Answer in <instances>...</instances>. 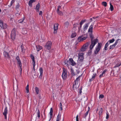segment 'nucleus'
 Returning a JSON list of instances; mask_svg holds the SVG:
<instances>
[{
	"label": "nucleus",
	"instance_id": "f257e3e1",
	"mask_svg": "<svg viewBox=\"0 0 121 121\" xmlns=\"http://www.w3.org/2000/svg\"><path fill=\"white\" fill-rule=\"evenodd\" d=\"M102 43H99L98 45L96 47L95 50L94 51V53L95 54H97L99 51L101 47Z\"/></svg>",
	"mask_w": 121,
	"mask_h": 121
},
{
	"label": "nucleus",
	"instance_id": "f03ea898",
	"mask_svg": "<svg viewBox=\"0 0 121 121\" xmlns=\"http://www.w3.org/2000/svg\"><path fill=\"white\" fill-rule=\"evenodd\" d=\"M81 76H79L77 77L76 79L74 81V83L73 84V89L74 90L75 88L77 89L79 87V86H77L78 83V81L80 79V77Z\"/></svg>",
	"mask_w": 121,
	"mask_h": 121
},
{
	"label": "nucleus",
	"instance_id": "7ed1b4c3",
	"mask_svg": "<svg viewBox=\"0 0 121 121\" xmlns=\"http://www.w3.org/2000/svg\"><path fill=\"white\" fill-rule=\"evenodd\" d=\"M91 44L90 46V49L92 50L95 45L98 42V39H95L94 40H91Z\"/></svg>",
	"mask_w": 121,
	"mask_h": 121
},
{
	"label": "nucleus",
	"instance_id": "20e7f679",
	"mask_svg": "<svg viewBox=\"0 0 121 121\" xmlns=\"http://www.w3.org/2000/svg\"><path fill=\"white\" fill-rule=\"evenodd\" d=\"M67 74L66 69L64 68H63V71L62 74V76L63 80L66 79L67 77Z\"/></svg>",
	"mask_w": 121,
	"mask_h": 121
},
{
	"label": "nucleus",
	"instance_id": "39448f33",
	"mask_svg": "<svg viewBox=\"0 0 121 121\" xmlns=\"http://www.w3.org/2000/svg\"><path fill=\"white\" fill-rule=\"evenodd\" d=\"M16 32L15 29H13L11 31V39L13 40H14L16 38Z\"/></svg>",
	"mask_w": 121,
	"mask_h": 121
},
{
	"label": "nucleus",
	"instance_id": "423d86ee",
	"mask_svg": "<svg viewBox=\"0 0 121 121\" xmlns=\"http://www.w3.org/2000/svg\"><path fill=\"white\" fill-rule=\"evenodd\" d=\"M84 36H85L84 37L83 35H82L78 38L77 39L79 42L83 41L86 39L87 37V35H85Z\"/></svg>",
	"mask_w": 121,
	"mask_h": 121
},
{
	"label": "nucleus",
	"instance_id": "0eeeda50",
	"mask_svg": "<svg viewBox=\"0 0 121 121\" xmlns=\"http://www.w3.org/2000/svg\"><path fill=\"white\" fill-rule=\"evenodd\" d=\"M52 44V42L51 41H48L47 43L45 45L44 47L46 49L49 50L51 48Z\"/></svg>",
	"mask_w": 121,
	"mask_h": 121
},
{
	"label": "nucleus",
	"instance_id": "6e6552de",
	"mask_svg": "<svg viewBox=\"0 0 121 121\" xmlns=\"http://www.w3.org/2000/svg\"><path fill=\"white\" fill-rule=\"evenodd\" d=\"M0 26L2 28L6 29L7 27V25L6 24L3 23L2 21L0 19Z\"/></svg>",
	"mask_w": 121,
	"mask_h": 121
},
{
	"label": "nucleus",
	"instance_id": "1a4fd4ad",
	"mask_svg": "<svg viewBox=\"0 0 121 121\" xmlns=\"http://www.w3.org/2000/svg\"><path fill=\"white\" fill-rule=\"evenodd\" d=\"M84 53L83 52L80 53L78 54V59L79 60L81 61H82L84 59Z\"/></svg>",
	"mask_w": 121,
	"mask_h": 121
},
{
	"label": "nucleus",
	"instance_id": "9d476101",
	"mask_svg": "<svg viewBox=\"0 0 121 121\" xmlns=\"http://www.w3.org/2000/svg\"><path fill=\"white\" fill-rule=\"evenodd\" d=\"M16 59L17 61L18 64L19 65V66L20 68L21 71H22V64L19 56H17L16 57Z\"/></svg>",
	"mask_w": 121,
	"mask_h": 121
},
{
	"label": "nucleus",
	"instance_id": "9b49d317",
	"mask_svg": "<svg viewBox=\"0 0 121 121\" xmlns=\"http://www.w3.org/2000/svg\"><path fill=\"white\" fill-rule=\"evenodd\" d=\"M58 23H56L54 24L53 31V33L54 34H56L57 32V30L58 29Z\"/></svg>",
	"mask_w": 121,
	"mask_h": 121
},
{
	"label": "nucleus",
	"instance_id": "f8f14e48",
	"mask_svg": "<svg viewBox=\"0 0 121 121\" xmlns=\"http://www.w3.org/2000/svg\"><path fill=\"white\" fill-rule=\"evenodd\" d=\"M8 113V111L7 107L6 106L4 109V112L3 114L4 117V118L5 119H7V115Z\"/></svg>",
	"mask_w": 121,
	"mask_h": 121
},
{
	"label": "nucleus",
	"instance_id": "ddd939ff",
	"mask_svg": "<svg viewBox=\"0 0 121 121\" xmlns=\"http://www.w3.org/2000/svg\"><path fill=\"white\" fill-rule=\"evenodd\" d=\"M39 71L40 73V75L39 76V78L41 79L42 77V76L43 75V69L42 67H40L39 69Z\"/></svg>",
	"mask_w": 121,
	"mask_h": 121
},
{
	"label": "nucleus",
	"instance_id": "4468645a",
	"mask_svg": "<svg viewBox=\"0 0 121 121\" xmlns=\"http://www.w3.org/2000/svg\"><path fill=\"white\" fill-rule=\"evenodd\" d=\"M69 61L70 63V64L72 66H74L76 64V63L74 61L72 58H70L69 60Z\"/></svg>",
	"mask_w": 121,
	"mask_h": 121
},
{
	"label": "nucleus",
	"instance_id": "2eb2a0df",
	"mask_svg": "<svg viewBox=\"0 0 121 121\" xmlns=\"http://www.w3.org/2000/svg\"><path fill=\"white\" fill-rule=\"evenodd\" d=\"M53 110L52 108H50V111L49 113V114L50 115V119L48 121H50L52 118L53 116Z\"/></svg>",
	"mask_w": 121,
	"mask_h": 121
},
{
	"label": "nucleus",
	"instance_id": "dca6fc26",
	"mask_svg": "<svg viewBox=\"0 0 121 121\" xmlns=\"http://www.w3.org/2000/svg\"><path fill=\"white\" fill-rule=\"evenodd\" d=\"M4 55V57L7 58H10L9 55L8 53L6 51H4L3 52Z\"/></svg>",
	"mask_w": 121,
	"mask_h": 121
},
{
	"label": "nucleus",
	"instance_id": "f3484780",
	"mask_svg": "<svg viewBox=\"0 0 121 121\" xmlns=\"http://www.w3.org/2000/svg\"><path fill=\"white\" fill-rule=\"evenodd\" d=\"M107 71L106 69H104L102 73L100 74L99 76V78H100L104 76L105 75V73Z\"/></svg>",
	"mask_w": 121,
	"mask_h": 121
},
{
	"label": "nucleus",
	"instance_id": "a211bd4d",
	"mask_svg": "<svg viewBox=\"0 0 121 121\" xmlns=\"http://www.w3.org/2000/svg\"><path fill=\"white\" fill-rule=\"evenodd\" d=\"M96 76V73H95L93 74L92 76V78L90 79L89 81L90 82H91L92 81L94 80L95 78V77Z\"/></svg>",
	"mask_w": 121,
	"mask_h": 121
},
{
	"label": "nucleus",
	"instance_id": "6ab92c4d",
	"mask_svg": "<svg viewBox=\"0 0 121 121\" xmlns=\"http://www.w3.org/2000/svg\"><path fill=\"white\" fill-rule=\"evenodd\" d=\"M89 24L88 23H87L84 25L83 28V30L84 31L86 30Z\"/></svg>",
	"mask_w": 121,
	"mask_h": 121
},
{
	"label": "nucleus",
	"instance_id": "aec40b11",
	"mask_svg": "<svg viewBox=\"0 0 121 121\" xmlns=\"http://www.w3.org/2000/svg\"><path fill=\"white\" fill-rule=\"evenodd\" d=\"M93 26L91 25L89 27V28L88 30V32L89 33H92V30L93 29Z\"/></svg>",
	"mask_w": 121,
	"mask_h": 121
},
{
	"label": "nucleus",
	"instance_id": "412c9836",
	"mask_svg": "<svg viewBox=\"0 0 121 121\" xmlns=\"http://www.w3.org/2000/svg\"><path fill=\"white\" fill-rule=\"evenodd\" d=\"M22 44L21 46V53H22V54H24L25 53V49H24V47L23 46Z\"/></svg>",
	"mask_w": 121,
	"mask_h": 121
},
{
	"label": "nucleus",
	"instance_id": "4be33fe9",
	"mask_svg": "<svg viewBox=\"0 0 121 121\" xmlns=\"http://www.w3.org/2000/svg\"><path fill=\"white\" fill-rule=\"evenodd\" d=\"M36 50L39 51L42 48V47L39 45H37L36 46Z\"/></svg>",
	"mask_w": 121,
	"mask_h": 121
},
{
	"label": "nucleus",
	"instance_id": "5701e85b",
	"mask_svg": "<svg viewBox=\"0 0 121 121\" xmlns=\"http://www.w3.org/2000/svg\"><path fill=\"white\" fill-rule=\"evenodd\" d=\"M61 115H60V113H59L57 116L56 121H59L60 119Z\"/></svg>",
	"mask_w": 121,
	"mask_h": 121
},
{
	"label": "nucleus",
	"instance_id": "b1692460",
	"mask_svg": "<svg viewBox=\"0 0 121 121\" xmlns=\"http://www.w3.org/2000/svg\"><path fill=\"white\" fill-rule=\"evenodd\" d=\"M35 1V0H30L29 2V5L31 7L32 5V4Z\"/></svg>",
	"mask_w": 121,
	"mask_h": 121
},
{
	"label": "nucleus",
	"instance_id": "393cba45",
	"mask_svg": "<svg viewBox=\"0 0 121 121\" xmlns=\"http://www.w3.org/2000/svg\"><path fill=\"white\" fill-rule=\"evenodd\" d=\"M89 112V110H88L87 111L86 113H85L83 115V117L86 120V117L87 116L88 114V113Z\"/></svg>",
	"mask_w": 121,
	"mask_h": 121
},
{
	"label": "nucleus",
	"instance_id": "a878e982",
	"mask_svg": "<svg viewBox=\"0 0 121 121\" xmlns=\"http://www.w3.org/2000/svg\"><path fill=\"white\" fill-rule=\"evenodd\" d=\"M40 7V4L39 3L36 5L35 9L37 10V11L39 12V8Z\"/></svg>",
	"mask_w": 121,
	"mask_h": 121
},
{
	"label": "nucleus",
	"instance_id": "bb28decb",
	"mask_svg": "<svg viewBox=\"0 0 121 121\" xmlns=\"http://www.w3.org/2000/svg\"><path fill=\"white\" fill-rule=\"evenodd\" d=\"M37 110V117L38 118H39L40 117V112L39 109H36V111Z\"/></svg>",
	"mask_w": 121,
	"mask_h": 121
},
{
	"label": "nucleus",
	"instance_id": "cd10ccee",
	"mask_svg": "<svg viewBox=\"0 0 121 121\" xmlns=\"http://www.w3.org/2000/svg\"><path fill=\"white\" fill-rule=\"evenodd\" d=\"M57 12L58 14L62 16L63 15V13L61 11H60L58 9H57Z\"/></svg>",
	"mask_w": 121,
	"mask_h": 121
},
{
	"label": "nucleus",
	"instance_id": "c85d7f7f",
	"mask_svg": "<svg viewBox=\"0 0 121 121\" xmlns=\"http://www.w3.org/2000/svg\"><path fill=\"white\" fill-rule=\"evenodd\" d=\"M30 57L31 59L32 60V62L35 61V57L32 54H30Z\"/></svg>",
	"mask_w": 121,
	"mask_h": 121
},
{
	"label": "nucleus",
	"instance_id": "c756f323",
	"mask_svg": "<svg viewBox=\"0 0 121 121\" xmlns=\"http://www.w3.org/2000/svg\"><path fill=\"white\" fill-rule=\"evenodd\" d=\"M103 111V110L102 108H101L99 109V115L100 116L101 115Z\"/></svg>",
	"mask_w": 121,
	"mask_h": 121
},
{
	"label": "nucleus",
	"instance_id": "7c9ffc66",
	"mask_svg": "<svg viewBox=\"0 0 121 121\" xmlns=\"http://www.w3.org/2000/svg\"><path fill=\"white\" fill-rule=\"evenodd\" d=\"M110 44V43H109L108 42H107L105 44V47H104V49L105 50H107L108 49V48H107V47Z\"/></svg>",
	"mask_w": 121,
	"mask_h": 121
},
{
	"label": "nucleus",
	"instance_id": "2f4dec72",
	"mask_svg": "<svg viewBox=\"0 0 121 121\" xmlns=\"http://www.w3.org/2000/svg\"><path fill=\"white\" fill-rule=\"evenodd\" d=\"M35 92H36V94H38L39 92V88L37 87H36L35 88Z\"/></svg>",
	"mask_w": 121,
	"mask_h": 121
},
{
	"label": "nucleus",
	"instance_id": "473e14b6",
	"mask_svg": "<svg viewBox=\"0 0 121 121\" xmlns=\"http://www.w3.org/2000/svg\"><path fill=\"white\" fill-rule=\"evenodd\" d=\"M89 35L91 40H93L94 38V36L92 35V33H89Z\"/></svg>",
	"mask_w": 121,
	"mask_h": 121
},
{
	"label": "nucleus",
	"instance_id": "72a5a7b5",
	"mask_svg": "<svg viewBox=\"0 0 121 121\" xmlns=\"http://www.w3.org/2000/svg\"><path fill=\"white\" fill-rule=\"evenodd\" d=\"M86 47H84V46H83L82 47L81 49V50L82 52H84L86 50Z\"/></svg>",
	"mask_w": 121,
	"mask_h": 121
},
{
	"label": "nucleus",
	"instance_id": "f704fd0d",
	"mask_svg": "<svg viewBox=\"0 0 121 121\" xmlns=\"http://www.w3.org/2000/svg\"><path fill=\"white\" fill-rule=\"evenodd\" d=\"M110 9L111 11H112L114 9V8L113 6L111 4V3H110Z\"/></svg>",
	"mask_w": 121,
	"mask_h": 121
},
{
	"label": "nucleus",
	"instance_id": "c9c22d12",
	"mask_svg": "<svg viewBox=\"0 0 121 121\" xmlns=\"http://www.w3.org/2000/svg\"><path fill=\"white\" fill-rule=\"evenodd\" d=\"M64 24L65 26L66 27H68L69 25V22L68 21L66 22Z\"/></svg>",
	"mask_w": 121,
	"mask_h": 121
},
{
	"label": "nucleus",
	"instance_id": "e433bc0d",
	"mask_svg": "<svg viewBox=\"0 0 121 121\" xmlns=\"http://www.w3.org/2000/svg\"><path fill=\"white\" fill-rule=\"evenodd\" d=\"M121 65V63H119L117 64H116L115 66L114 67L116 68L118 67Z\"/></svg>",
	"mask_w": 121,
	"mask_h": 121
},
{
	"label": "nucleus",
	"instance_id": "4c0bfd02",
	"mask_svg": "<svg viewBox=\"0 0 121 121\" xmlns=\"http://www.w3.org/2000/svg\"><path fill=\"white\" fill-rule=\"evenodd\" d=\"M102 4L105 7H106L107 6V3L106 2H103L102 3Z\"/></svg>",
	"mask_w": 121,
	"mask_h": 121
},
{
	"label": "nucleus",
	"instance_id": "58836bf2",
	"mask_svg": "<svg viewBox=\"0 0 121 121\" xmlns=\"http://www.w3.org/2000/svg\"><path fill=\"white\" fill-rule=\"evenodd\" d=\"M26 92L27 93H28L29 92L28 84L26 86Z\"/></svg>",
	"mask_w": 121,
	"mask_h": 121
},
{
	"label": "nucleus",
	"instance_id": "ea45409f",
	"mask_svg": "<svg viewBox=\"0 0 121 121\" xmlns=\"http://www.w3.org/2000/svg\"><path fill=\"white\" fill-rule=\"evenodd\" d=\"M32 64H33V70H34V71H35V62H32Z\"/></svg>",
	"mask_w": 121,
	"mask_h": 121
},
{
	"label": "nucleus",
	"instance_id": "a19ab883",
	"mask_svg": "<svg viewBox=\"0 0 121 121\" xmlns=\"http://www.w3.org/2000/svg\"><path fill=\"white\" fill-rule=\"evenodd\" d=\"M86 21V19H82V20L79 23V24H82L84 22Z\"/></svg>",
	"mask_w": 121,
	"mask_h": 121
},
{
	"label": "nucleus",
	"instance_id": "79ce46f5",
	"mask_svg": "<svg viewBox=\"0 0 121 121\" xmlns=\"http://www.w3.org/2000/svg\"><path fill=\"white\" fill-rule=\"evenodd\" d=\"M71 73L72 75L73 76H74L75 75V74L73 69H71Z\"/></svg>",
	"mask_w": 121,
	"mask_h": 121
},
{
	"label": "nucleus",
	"instance_id": "37998d69",
	"mask_svg": "<svg viewBox=\"0 0 121 121\" xmlns=\"http://www.w3.org/2000/svg\"><path fill=\"white\" fill-rule=\"evenodd\" d=\"M76 35V33H73L71 35V37L72 38H73L75 37Z\"/></svg>",
	"mask_w": 121,
	"mask_h": 121
},
{
	"label": "nucleus",
	"instance_id": "c03bdc74",
	"mask_svg": "<svg viewBox=\"0 0 121 121\" xmlns=\"http://www.w3.org/2000/svg\"><path fill=\"white\" fill-rule=\"evenodd\" d=\"M89 44V43L87 42L84 44L83 46H84V47H86V48L88 46V45Z\"/></svg>",
	"mask_w": 121,
	"mask_h": 121
},
{
	"label": "nucleus",
	"instance_id": "a18cd8bd",
	"mask_svg": "<svg viewBox=\"0 0 121 121\" xmlns=\"http://www.w3.org/2000/svg\"><path fill=\"white\" fill-rule=\"evenodd\" d=\"M15 0H12L11 1L10 4L9 5V6H12L13 4L15 2Z\"/></svg>",
	"mask_w": 121,
	"mask_h": 121
},
{
	"label": "nucleus",
	"instance_id": "49530a36",
	"mask_svg": "<svg viewBox=\"0 0 121 121\" xmlns=\"http://www.w3.org/2000/svg\"><path fill=\"white\" fill-rule=\"evenodd\" d=\"M22 33L24 34H26L27 33V31L26 30H23L22 31Z\"/></svg>",
	"mask_w": 121,
	"mask_h": 121
},
{
	"label": "nucleus",
	"instance_id": "de8ad7c7",
	"mask_svg": "<svg viewBox=\"0 0 121 121\" xmlns=\"http://www.w3.org/2000/svg\"><path fill=\"white\" fill-rule=\"evenodd\" d=\"M106 118L107 119H108L109 118V113L108 111H107L106 112Z\"/></svg>",
	"mask_w": 121,
	"mask_h": 121
},
{
	"label": "nucleus",
	"instance_id": "09e8293b",
	"mask_svg": "<svg viewBox=\"0 0 121 121\" xmlns=\"http://www.w3.org/2000/svg\"><path fill=\"white\" fill-rule=\"evenodd\" d=\"M115 40L114 39H112L110 40L109 41V43H113L114 42Z\"/></svg>",
	"mask_w": 121,
	"mask_h": 121
},
{
	"label": "nucleus",
	"instance_id": "8fccbe9b",
	"mask_svg": "<svg viewBox=\"0 0 121 121\" xmlns=\"http://www.w3.org/2000/svg\"><path fill=\"white\" fill-rule=\"evenodd\" d=\"M115 46L114 44H113L112 45H111L109 47V49H112L114 48L115 47Z\"/></svg>",
	"mask_w": 121,
	"mask_h": 121
},
{
	"label": "nucleus",
	"instance_id": "3c124183",
	"mask_svg": "<svg viewBox=\"0 0 121 121\" xmlns=\"http://www.w3.org/2000/svg\"><path fill=\"white\" fill-rule=\"evenodd\" d=\"M24 20V19H22L19 20L18 21V22L19 23H22Z\"/></svg>",
	"mask_w": 121,
	"mask_h": 121
},
{
	"label": "nucleus",
	"instance_id": "603ef678",
	"mask_svg": "<svg viewBox=\"0 0 121 121\" xmlns=\"http://www.w3.org/2000/svg\"><path fill=\"white\" fill-rule=\"evenodd\" d=\"M60 108L61 110H62V105L61 103L60 102Z\"/></svg>",
	"mask_w": 121,
	"mask_h": 121
},
{
	"label": "nucleus",
	"instance_id": "864d4df0",
	"mask_svg": "<svg viewBox=\"0 0 121 121\" xmlns=\"http://www.w3.org/2000/svg\"><path fill=\"white\" fill-rule=\"evenodd\" d=\"M120 40V39H118L116 41L115 43L114 44L115 46L117 44L118 41Z\"/></svg>",
	"mask_w": 121,
	"mask_h": 121
},
{
	"label": "nucleus",
	"instance_id": "5fc2aeb1",
	"mask_svg": "<svg viewBox=\"0 0 121 121\" xmlns=\"http://www.w3.org/2000/svg\"><path fill=\"white\" fill-rule=\"evenodd\" d=\"M104 97V96L103 95L101 94L99 95V98L102 99Z\"/></svg>",
	"mask_w": 121,
	"mask_h": 121
},
{
	"label": "nucleus",
	"instance_id": "6e6d98bb",
	"mask_svg": "<svg viewBox=\"0 0 121 121\" xmlns=\"http://www.w3.org/2000/svg\"><path fill=\"white\" fill-rule=\"evenodd\" d=\"M76 121H79L78 115H77L76 117Z\"/></svg>",
	"mask_w": 121,
	"mask_h": 121
},
{
	"label": "nucleus",
	"instance_id": "4d7b16f0",
	"mask_svg": "<svg viewBox=\"0 0 121 121\" xmlns=\"http://www.w3.org/2000/svg\"><path fill=\"white\" fill-rule=\"evenodd\" d=\"M19 4H17V5L16 6V9H18L19 7Z\"/></svg>",
	"mask_w": 121,
	"mask_h": 121
},
{
	"label": "nucleus",
	"instance_id": "13d9d810",
	"mask_svg": "<svg viewBox=\"0 0 121 121\" xmlns=\"http://www.w3.org/2000/svg\"><path fill=\"white\" fill-rule=\"evenodd\" d=\"M91 51H89L88 52V54L89 55H90L91 54Z\"/></svg>",
	"mask_w": 121,
	"mask_h": 121
},
{
	"label": "nucleus",
	"instance_id": "bf43d9fd",
	"mask_svg": "<svg viewBox=\"0 0 121 121\" xmlns=\"http://www.w3.org/2000/svg\"><path fill=\"white\" fill-rule=\"evenodd\" d=\"M42 12L41 11H40L39 13V15H42Z\"/></svg>",
	"mask_w": 121,
	"mask_h": 121
},
{
	"label": "nucleus",
	"instance_id": "052dcab7",
	"mask_svg": "<svg viewBox=\"0 0 121 121\" xmlns=\"http://www.w3.org/2000/svg\"><path fill=\"white\" fill-rule=\"evenodd\" d=\"M61 6H60L59 5L57 9H58L59 10V9L60 8H61Z\"/></svg>",
	"mask_w": 121,
	"mask_h": 121
},
{
	"label": "nucleus",
	"instance_id": "680f3d73",
	"mask_svg": "<svg viewBox=\"0 0 121 121\" xmlns=\"http://www.w3.org/2000/svg\"><path fill=\"white\" fill-rule=\"evenodd\" d=\"M79 92L80 94H81V92H82L81 89H79Z\"/></svg>",
	"mask_w": 121,
	"mask_h": 121
},
{
	"label": "nucleus",
	"instance_id": "e2e57ef3",
	"mask_svg": "<svg viewBox=\"0 0 121 121\" xmlns=\"http://www.w3.org/2000/svg\"><path fill=\"white\" fill-rule=\"evenodd\" d=\"M80 24V29H81L82 28V24H81H81Z\"/></svg>",
	"mask_w": 121,
	"mask_h": 121
},
{
	"label": "nucleus",
	"instance_id": "0e129e2a",
	"mask_svg": "<svg viewBox=\"0 0 121 121\" xmlns=\"http://www.w3.org/2000/svg\"><path fill=\"white\" fill-rule=\"evenodd\" d=\"M78 29V31H79L80 30H81V29H80V27H79Z\"/></svg>",
	"mask_w": 121,
	"mask_h": 121
},
{
	"label": "nucleus",
	"instance_id": "69168bd1",
	"mask_svg": "<svg viewBox=\"0 0 121 121\" xmlns=\"http://www.w3.org/2000/svg\"><path fill=\"white\" fill-rule=\"evenodd\" d=\"M98 17H93V18H94V19H95L96 18H98Z\"/></svg>",
	"mask_w": 121,
	"mask_h": 121
},
{
	"label": "nucleus",
	"instance_id": "338daca9",
	"mask_svg": "<svg viewBox=\"0 0 121 121\" xmlns=\"http://www.w3.org/2000/svg\"><path fill=\"white\" fill-rule=\"evenodd\" d=\"M99 110V109L98 108H97L96 110V111L97 112V111H98Z\"/></svg>",
	"mask_w": 121,
	"mask_h": 121
},
{
	"label": "nucleus",
	"instance_id": "774afa93",
	"mask_svg": "<svg viewBox=\"0 0 121 121\" xmlns=\"http://www.w3.org/2000/svg\"><path fill=\"white\" fill-rule=\"evenodd\" d=\"M90 20L91 21H92V18H90Z\"/></svg>",
	"mask_w": 121,
	"mask_h": 121
}]
</instances>
